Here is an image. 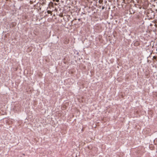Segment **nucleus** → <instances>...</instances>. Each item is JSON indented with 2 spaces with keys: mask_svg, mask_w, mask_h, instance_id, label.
Wrapping results in <instances>:
<instances>
[{
  "mask_svg": "<svg viewBox=\"0 0 157 157\" xmlns=\"http://www.w3.org/2000/svg\"><path fill=\"white\" fill-rule=\"evenodd\" d=\"M156 20H154L153 21H152V23H151L150 25V26H152L153 25H154L156 27H157V25L155 24V21Z\"/></svg>",
  "mask_w": 157,
  "mask_h": 157,
  "instance_id": "1",
  "label": "nucleus"
},
{
  "mask_svg": "<svg viewBox=\"0 0 157 157\" xmlns=\"http://www.w3.org/2000/svg\"><path fill=\"white\" fill-rule=\"evenodd\" d=\"M48 13L50 14V13H51V11H48Z\"/></svg>",
  "mask_w": 157,
  "mask_h": 157,
  "instance_id": "2",
  "label": "nucleus"
},
{
  "mask_svg": "<svg viewBox=\"0 0 157 157\" xmlns=\"http://www.w3.org/2000/svg\"><path fill=\"white\" fill-rule=\"evenodd\" d=\"M104 7H102V10H103V9H104Z\"/></svg>",
  "mask_w": 157,
  "mask_h": 157,
  "instance_id": "3",
  "label": "nucleus"
}]
</instances>
